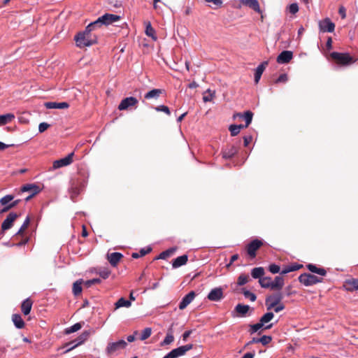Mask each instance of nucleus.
Returning <instances> with one entry per match:
<instances>
[{
	"mask_svg": "<svg viewBox=\"0 0 358 358\" xmlns=\"http://www.w3.org/2000/svg\"><path fill=\"white\" fill-rule=\"evenodd\" d=\"M76 45L80 48L91 46L97 43V36L86 27L83 32L75 36Z\"/></svg>",
	"mask_w": 358,
	"mask_h": 358,
	"instance_id": "1",
	"label": "nucleus"
},
{
	"mask_svg": "<svg viewBox=\"0 0 358 358\" xmlns=\"http://www.w3.org/2000/svg\"><path fill=\"white\" fill-rule=\"evenodd\" d=\"M274 317V314L272 312H268L262 315L259 322L255 324L250 325V333L251 334L258 331L260 329H270L273 327V324H266Z\"/></svg>",
	"mask_w": 358,
	"mask_h": 358,
	"instance_id": "2",
	"label": "nucleus"
},
{
	"mask_svg": "<svg viewBox=\"0 0 358 358\" xmlns=\"http://www.w3.org/2000/svg\"><path fill=\"white\" fill-rule=\"evenodd\" d=\"M330 56L336 64L342 66H348L355 62V59L348 53L333 52L330 54Z\"/></svg>",
	"mask_w": 358,
	"mask_h": 358,
	"instance_id": "3",
	"label": "nucleus"
},
{
	"mask_svg": "<svg viewBox=\"0 0 358 358\" xmlns=\"http://www.w3.org/2000/svg\"><path fill=\"white\" fill-rule=\"evenodd\" d=\"M13 199L14 196L12 194H7L0 199V205L3 206L0 210V213H6L20 203V199L13 201Z\"/></svg>",
	"mask_w": 358,
	"mask_h": 358,
	"instance_id": "4",
	"label": "nucleus"
},
{
	"mask_svg": "<svg viewBox=\"0 0 358 358\" xmlns=\"http://www.w3.org/2000/svg\"><path fill=\"white\" fill-rule=\"evenodd\" d=\"M299 281L305 286H312L322 282V278L310 273H304L299 276Z\"/></svg>",
	"mask_w": 358,
	"mask_h": 358,
	"instance_id": "5",
	"label": "nucleus"
},
{
	"mask_svg": "<svg viewBox=\"0 0 358 358\" xmlns=\"http://www.w3.org/2000/svg\"><path fill=\"white\" fill-rule=\"evenodd\" d=\"M127 346V342L124 340L121 339L117 342L109 343L106 348V352L107 355H112L120 351L121 350L126 348Z\"/></svg>",
	"mask_w": 358,
	"mask_h": 358,
	"instance_id": "6",
	"label": "nucleus"
},
{
	"mask_svg": "<svg viewBox=\"0 0 358 358\" xmlns=\"http://www.w3.org/2000/svg\"><path fill=\"white\" fill-rule=\"evenodd\" d=\"M193 348L192 344H187L185 345H182L172 350L167 355H166L163 358H178L179 357L183 356L186 354L187 352L192 350Z\"/></svg>",
	"mask_w": 358,
	"mask_h": 358,
	"instance_id": "7",
	"label": "nucleus"
},
{
	"mask_svg": "<svg viewBox=\"0 0 358 358\" xmlns=\"http://www.w3.org/2000/svg\"><path fill=\"white\" fill-rule=\"evenodd\" d=\"M263 241L259 239H254L246 246V251L251 259H254L257 255V251L263 245Z\"/></svg>",
	"mask_w": 358,
	"mask_h": 358,
	"instance_id": "8",
	"label": "nucleus"
},
{
	"mask_svg": "<svg viewBox=\"0 0 358 358\" xmlns=\"http://www.w3.org/2000/svg\"><path fill=\"white\" fill-rule=\"evenodd\" d=\"M283 296L281 293H275L272 295L268 296L266 299V306L268 310H271L273 308H275L277 305H278Z\"/></svg>",
	"mask_w": 358,
	"mask_h": 358,
	"instance_id": "9",
	"label": "nucleus"
},
{
	"mask_svg": "<svg viewBox=\"0 0 358 358\" xmlns=\"http://www.w3.org/2000/svg\"><path fill=\"white\" fill-rule=\"evenodd\" d=\"M19 217V215L16 213H10L6 218L3 220L1 226V233H4L5 231L8 230L13 226L14 222Z\"/></svg>",
	"mask_w": 358,
	"mask_h": 358,
	"instance_id": "10",
	"label": "nucleus"
},
{
	"mask_svg": "<svg viewBox=\"0 0 358 358\" xmlns=\"http://www.w3.org/2000/svg\"><path fill=\"white\" fill-rule=\"evenodd\" d=\"M89 336L90 333L88 331H85L83 332L76 340L66 344V346H69V348L66 350V352H69L76 347L83 343L86 340H87Z\"/></svg>",
	"mask_w": 358,
	"mask_h": 358,
	"instance_id": "11",
	"label": "nucleus"
},
{
	"mask_svg": "<svg viewBox=\"0 0 358 358\" xmlns=\"http://www.w3.org/2000/svg\"><path fill=\"white\" fill-rule=\"evenodd\" d=\"M138 101L134 96L127 97L121 101L118 106L120 110H124L129 109L130 107L136 106Z\"/></svg>",
	"mask_w": 358,
	"mask_h": 358,
	"instance_id": "12",
	"label": "nucleus"
},
{
	"mask_svg": "<svg viewBox=\"0 0 358 358\" xmlns=\"http://www.w3.org/2000/svg\"><path fill=\"white\" fill-rule=\"evenodd\" d=\"M74 152L69 153L66 157L55 160L52 164V169H57L71 164L73 162Z\"/></svg>",
	"mask_w": 358,
	"mask_h": 358,
	"instance_id": "13",
	"label": "nucleus"
},
{
	"mask_svg": "<svg viewBox=\"0 0 358 358\" xmlns=\"http://www.w3.org/2000/svg\"><path fill=\"white\" fill-rule=\"evenodd\" d=\"M319 28L322 32H333L335 29V24L328 17L319 22Z\"/></svg>",
	"mask_w": 358,
	"mask_h": 358,
	"instance_id": "14",
	"label": "nucleus"
},
{
	"mask_svg": "<svg viewBox=\"0 0 358 358\" xmlns=\"http://www.w3.org/2000/svg\"><path fill=\"white\" fill-rule=\"evenodd\" d=\"M237 117H244V120L245 121V125H243V124L238 125V127H240V130H241L242 129L247 128L250 125V124L251 123V122L252 120L253 113L251 111L248 110L243 113H235L233 116V117L234 119L236 118Z\"/></svg>",
	"mask_w": 358,
	"mask_h": 358,
	"instance_id": "15",
	"label": "nucleus"
},
{
	"mask_svg": "<svg viewBox=\"0 0 358 358\" xmlns=\"http://www.w3.org/2000/svg\"><path fill=\"white\" fill-rule=\"evenodd\" d=\"M101 23L103 25H109L119 21L121 19V17L117 15L112 14V13H106L103 15L99 17Z\"/></svg>",
	"mask_w": 358,
	"mask_h": 358,
	"instance_id": "16",
	"label": "nucleus"
},
{
	"mask_svg": "<svg viewBox=\"0 0 358 358\" xmlns=\"http://www.w3.org/2000/svg\"><path fill=\"white\" fill-rule=\"evenodd\" d=\"M223 289L221 287H216L209 292L208 299L212 301H218L223 298Z\"/></svg>",
	"mask_w": 358,
	"mask_h": 358,
	"instance_id": "17",
	"label": "nucleus"
},
{
	"mask_svg": "<svg viewBox=\"0 0 358 358\" xmlns=\"http://www.w3.org/2000/svg\"><path fill=\"white\" fill-rule=\"evenodd\" d=\"M293 57V52L289 50L282 51L277 57V62L279 64H287Z\"/></svg>",
	"mask_w": 358,
	"mask_h": 358,
	"instance_id": "18",
	"label": "nucleus"
},
{
	"mask_svg": "<svg viewBox=\"0 0 358 358\" xmlns=\"http://www.w3.org/2000/svg\"><path fill=\"white\" fill-rule=\"evenodd\" d=\"M196 294L194 291H192L189 292L187 294H186L180 301L179 304V308L180 310L185 309L194 299Z\"/></svg>",
	"mask_w": 358,
	"mask_h": 358,
	"instance_id": "19",
	"label": "nucleus"
},
{
	"mask_svg": "<svg viewBox=\"0 0 358 358\" xmlns=\"http://www.w3.org/2000/svg\"><path fill=\"white\" fill-rule=\"evenodd\" d=\"M343 287L348 292L358 290V279L351 278L345 280Z\"/></svg>",
	"mask_w": 358,
	"mask_h": 358,
	"instance_id": "20",
	"label": "nucleus"
},
{
	"mask_svg": "<svg viewBox=\"0 0 358 358\" xmlns=\"http://www.w3.org/2000/svg\"><path fill=\"white\" fill-rule=\"evenodd\" d=\"M241 3L249 8L253 9L258 13H261L262 10L257 0H241Z\"/></svg>",
	"mask_w": 358,
	"mask_h": 358,
	"instance_id": "21",
	"label": "nucleus"
},
{
	"mask_svg": "<svg viewBox=\"0 0 358 358\" xmlns=\"http://www.w3.org/2000/svg\"><path fill=\"white\" fill-rule=\"evenodd\" d=\"M268 62L267 61L263 62L262 64H260L255 69V83H258L261 76L264 71L266 67L267 66Z\"/></svg>",
	"mask_w": 358,
	"mask_h": 358,
	"instance_id": "22",
	"label": "nucleus"
},
{
	"mask_svg": "<svg viewBox=\"0 0 358 358\" xmlns=\"http://www.w3.org/2000/svg\"><path fill=\"white\" fill-rule=\"evenodd\" d=\"M122 257V254L117 252L108 255V260L113 266H116Z\"/></svg>",
	"mask_w": 358,
	"mask_h": 358,
	"instance_id": "23",
	"label": "nucleus"
},
{
	"mask_svg": "<svg viewBox=\"0 0 358 358\" xmlns=\"http://www.w3.org/2000/svg\"><path fill=\"white\" fill-rule=\"evenodd\" d=\"M33 305V301L30 298L24 300L21 304V310L24 315L30 313Z\"/></svg>",
	"mask_w": 358,
	"mask_h": 358,
	"instance_id": "24",
	"label": "nucleus"
},
{
	"mask_svg": "<svg viewBox=\"0 0 358 358\" xmlns=\"http://www.w3.org/2000/svg\"><path fill=\"white\" fill-rule=\"evenodd\" d=\"M238 152V149L234 145H230L227 147L223 151H222V157L224 159H231Z\"/></svg>",
	"mask_w": 358,
	"mask_h": 358,
	"instance_id": "25",
	"label": "nucleus"
},
{
	"mask_svg": "<svg viewBox=\"0 0 358 358\" xmlns=\"http://www.w3.org/2000/svg\"><path fill=\"white\" fill-rule=\"evenodd\" d=\"M164 90L161 89H153L144 95V98L147 100L155 99L157 100L159 96L163 93Z\"/></svg>",
	"mask_w": 358,
	"mask_h": 358,
	"instance_id": "26",
	"label": "nucleus"
},
{
	"mask_svg": "<svg viewBox=\"0 0 358 358\" xmlns=\"http://www.w3.org/2000/svg\"><path fill=\"white\" fill-rule=\"evenodd\" d=\"M188 261V256L187 255H183L180 257L176 258L172 262V267L173 268H178L181 266L186 264Z\"/></svg>",
	"mask_w": 358,
	"mask_h": 358,
	"instance_id": "27",
	"label": "nucleus"
},
{
	"mask_svg": "<svg viewBox=\"0 0 358 358\" xmlns=\"http://www.w3.org/2000/svg\"><path fill=\"white\" fill-rule=\"evenodd\" d=\"M45 106L46 108L52 109V108H67L69 106V104L67 102H46L45 103Z\"/></svg>",
	"mask_w": 358,
	"mask_h": 358,
	"instance_id": "28",
	"label": "nucleus"
},
{
	"mask_svg": "<svg viewBox=\"0 0 358 358\" xmlns=\"http://www.w3.org/2000/svg\"><path fill=\"white\" fill-rule=\"evenodd\" d=\"M303 267L302 264L294 263L290 265L286 266L282 270H280V274L285 275L289 272L295 271Z\"/></svg>",
	"mask_w": 358,
	"mask_h": 358,
	"instance_id": "29",
	"label": "nucleus"
},
{
	"mask_svg": "<svg viewBox=\"0 0 358 358\" xmlns=\"http://www.w3.org/2000/svg\"><path fill=\"white\" fill-rule=\"evenodd\" d=\"M83 282V279H79L73 284L72 292L75 296H78L81 294L83 290L82 285Z\"/></svg>",
	"mask_w": 358,
	"mask_h": 358,
	"instance_id": "30",
	"label": "nucleus"
},
{
	"mask_svg": "<svg viewBox=\"0 0 358 358\" xmlns=\"http://www.w3.org/2000/svg\"><path fill=\"white\" fill-rule=\"evenodd\" d=\"M284 278L281 276H276L274 280H272L271 289H281L284 286Z\"/></svg>",
	"mask_w": 358,
	"mask_h": 358,
	"instance_id": "31",
	"label": "nucleus"
},
{
	"mask_svg": "<svg viewBox=\"0 0 358 358\" xmlns=\"http://www.w3.org/2000/svg\"><path fill=\"white\" fill-rule=\"evenodd\" d=\"M306 266L307 268L312 273H317L322 276H324L327 275V271L323 268H318L315 265L312 264H309Z\"/></svg>",
	"mask_w": 358,
	"mask_h": 358,
	"instance_id": "32",
	"label": "nucleus"
},
{
	"mask_svg": "<svg viewBox=\"0 0 358 358\" xmlns=\"http://www.w3.org/2000/svg\"><path fill=\"white\" fill-rule=\"evenodd\" d=\"M12 321L16 328L22 329L24 327V322L20 314H13L12 315Z\"/></svg>",
	"mask_w": 358,
	"mask_h": 358,
	"instance_id": "33",
	"label": "nucleus"
},
{
	"mask_svg": "<svg viewBox=\"0 0 358 358\" xmlns=\"http://www.w3.org/2000/svg\"><path fill=\"white\" fill-rule=\"evenodd\" d=\"M15 119V115L13 113H6L0 115V126L5 125L11 122Z\"/></svg>",
	"mask_w": 358,
	"mask_h": 358,
	"instance_id": "34",
	"label": "nucleus"
},
{
	"mask_svg": "<svg viewBox=\"0 0 358 358\" xmlns=\"http://www.w3.org/2000/svg\"><path fill=\"white\" fill-rule=\"evenodd\" d=\"M174 341V336L173 335V331L172 329H169L168 330L167 334L166 337L164 338V341L160 343L161 346H165L170 345Z\"/></svg>",
	"mask_w": 358,
	"mask_h": 358,
	"instance_id": "35",
	"label": "nucleus"
},
{
	"mask_svg": "<svg viewBox=\"0 0 358 358\" xmlns=\"http://www.w3.org/2000/svg\"><path fill=\"white\" fill-rule=\"evenodd\" d=\"M264 273V268L263 267H256L252 269L251 275L253 278H259V280L263 278Z\"/></svg>",
	"mask_w": 358,
	"mask_h": 358,
	"instance_id": "36",
	"label": "nucleus"
},
{
	"mask_svg": "<svg viewBox=\"0 0 358 358\" xmlns=\"http://www.w3.org/2000/svg\"><path fill=\"white\" fill-rule=\"evenodd\" d=\"M250 310V306L248 305H244L241 303H238L236 308L235 310L242 316H244Z\"/></svg>",
	"mask_w": 358,
	"mask_h": 358,
	"instance_id": "37",
	"label": "nucleus"
},
{
	"mask_svg": "<svg viewBox=\"0 0 358 358\" xmlns=\"http://www.w3.org/2000/svg\"><path fill=\"white\" fill-rule=\"evenodd\" d=\"M36 192V193L39 192V187L34 185V184H27L21 187V192Z\"/></svg>",
	"mask_w": 358,
	"mask_h": 358,
	"instance_id": "38",
	"label": "nucleus"
},
{
	"mask_svg": "<svg viewBox=\"0 0 358 358\" xmlns=\"http://www.w3.org/2000/svg\"><path fill=\"white\" fill-rule=\"evenodd\" d=\"M262 287L271 289L272 279L271 277H264L259 280Z\"/></svg>",
	"mask_w": 358,
	"mask_h": 358,
	"instance_id": "39",
	"label": "nucleus"
},
{
	"mask_svg": "<svg viewBox=\"0 0 358 358\" xmlns=\"http://www.w3.org/2000/svg\"><path fill=\"white\" fill-rule=\"evenodd\" d=\"M131 305V301L129 300L124 299L123 297L118 299V301L115 303V308H120L122 307L129 308Z\"/></svg>",
	"mask_w": 358,
	"mask_h": 358,
	"instance_id": "40",
	"label": "nucleus"
},
{
	"mask_svg": "<svg viewBox=\"0 0 358 358\" xmlns=\"http://www.w3.org/2000/svg\"><path fill=\"white\" fill-rule=\"evenodd\" d=\"M151 250H152V248H150V247H148L147 248H142V249H141L139 252H134V253H132L131 257L133 258H134V259H137V258H139V257H143V256L146 255L147 254L150 252Z\"/></svg>",
	"mask_w": 358,
	"mask_h": 358,
	"instance_id": "41",
	"label": "nucleus"
},
{
	"mask_svg": "<svg viewBox=\"0 0 358 358\" xmlns=\"http://www.w3.org/2000/svg\"><path fill=\"white\" fill-rule=\"evenodd\" d=\"M175 250H176V249H174V248H170L169 250L163 251L162 252H161L159 254V255L158 257H157L155 258V259H166L169 256H171V254H173Z\"/></svg>",
	"mask_w": 358,
	"mask_h": 358,
	"instance_id": "42",
	"label": "nucleus"
},
{
	"mask_svg": "<svg viewBox=\"0 0 358 358\" xmlns=\"http://www.w3.org/2000/svg\"><path fill=\"white\" fill-rule=\"evenodd\" d=\"M102 23H101V20L100 19V17H99L96 20H95L94 22H91L90 24H89L87 27L88 28V29L91 30L92 31H94L95 29H96L97 28H99L102 26Z\"/></svg>",
	"mask_w": 358,
	"mask_h": 358,
	"instance_id": "43",
	"label": "nucleus"
},
{
	"mask_svg": "<svg viewBox=\"0 0 358 358\" xmlns=\"http://www.w3.org/2000/svg\"><path fill=\"white\" fill-rule=\"evenodd\" d=\"M29 222H30V220H29V217H27L25 220L24 221L22 225L21 226V227L20 228V229L18 230V231L15 234V236H21L23 234V233L24 232V231L27 229L29 224Z\"/></svg>",
	"mask_w": 358,
	"mask_h": 358,
	"instance_id": "44",
	"label": "nucleus"
},
{
	"mask_svg": "<svg viewBox=\"0 0 358 358\" xmlns=\"http://www.w3.org/2000/svg\"><path fill=\"white\" fill-rule=\"evenodd\" d=\"M151 334H152V329L150 327L145 328L143 330L139 339L141 341H145L151 336Z\"/></svg>",
	"mask_w": 358,
	"mask_h": 358,
	"instance_id": "45",
	"label": "nucleus"
},
{
	"mask_svg": "<svg viewBox=\"0 0 358 358\" xmlns=\"http://www.w3.org/2000/svg\"><path fill=\"white\" fill-rule=\"evenodd\" d=\"M81 327H82V325L80 323H76L71 327L66 329L65 333L66 334H69L76 332V331H78L79 329H80Z\"/></svg>",
	"mask_w": 358,
	"mask_h": 358,
	"instance_id": "46",
	"label": "nucleus"
},
{
	"mask_svg": "<svg viewBox=\"0 0 358 358\" xmlns=\"http://www.w3.org/2000/svg\"><path fill=\"white\" fill-rule=\"evenodd\" d=\"M248 280L249 276L248 275L241 274L238 278L237 284L239 286H242L246 284L248 282Z\"/></svg>",
	"mask_w": 358,
	"mask_h": 358,
	"instance_id": "47",
	"label": "nucleus"
},
{
	"mask_svg": "<svg viewBox=\"0 0 358 358\" xmlns=\"http://www.w3.org/2000/svg\"><path fill=\"white\" fill-rule=\"evenodd\" d=\"M145 34H146L147 36H150V37H152L154 39L157 38L155 35V31L152 27L150 23H148V25L146 26Z\"/></svg>",
	"mask_w": 358,
	"mask_h": 358,
	"instance_id": "48",
	"label": "nucleus"
},
{
	"mask_svg": "<svg viewBox=\"0 0 358 358\" xmlns=\"http://www.w3.org/2000/svg\"><path fill=\"white\" fill-rule=\"evenodd\" d=\"M154 108L157 112H164V113H166L168 115H171V111H170L169 107L166 106L160 105V106L155 107Z\"/></svg>",
	"mask_w": 358,
	"mask_h": 358,
	"instance_id": "49",
	"label": "nucleus"
},
{
	"mask_svg": "<svg viewBox=\"0 0 358 358\" xmlns=\"http://www.w3.org/2000/svg\"><path fill=\"white\" fill-rule=\"evenodd\" d=\"M229 130L231 132L232 136H235L240 133V127L237 124H231L229 127Z\"/></svg>",
	"mask_w": 358,
	"mask_h": 358,
	"instance_id": "50",
	"label": "nucleus"
},
{
	"mask_svg": "<svg viewBox=\"0 0 358 358\" xmlns=\"http://www.w3.org/2000/svg\"><path fill=\"white\" fill-rule=\"evenodd\" d=\"M206 93H208V95H203V100L204 102H208V101H211L213 99V97L215 96V93L214 92H212L210 90H207Z\"/></svg>",
	"mask_w": 358,
	"mask_h": 358,
	"instance_id": "51",
	"label": "nucleus"
},
{
	"mask_svg": "<svg viewBox=\"0 0 358 358\" xmlns=\"http://www.w3.org/2000/svg\"><path fill=\"white\" fill-rule=\"evenodd\" d=\"M99 275L103 279H106L110 274V271L108 268H101L98 272Z\"/></svg>",
	"mask_w": 358,
	"mask_h": 358,
	"instance_id": "52",
	"label": "nucleus"
},
{
	"mask_svg": "<svg viewBox=\"0 0 358 358\" xmlns=\"http://www.w3.org/2000/svg\"><path fill=\"white\" fill-rule=\"evenodd\" d=\"M268 271L273 274L278 273H280V267L277 264H272L269 265Z\"/></svg>",
	"mask_w": 358,
	"mask_h": 358,
	"instance_id": "53",
	"label": "nucleus"
},
{
	"mask_svg": "<svg viewBox=\"0 0 358 358\" xmlns=\"http://www.w3.org/2000/svg\"><path fill=\"white\" fill-rule=\"evenodd\" d=\"M272 341V337L271 336H263L259 338V343H261L263 345H266Z\"/></svg>",
	"mask_w": 358,
	"mask_h": 358,
	"instance_id": "54",
	"label": "nucleus"
},
{
	"mask_svg": "<svg viewBox=\"0 0 358 358\" xmlns=\"http://www.w3.org/2000/svg\"><path fill=\"white\" fill-rule=\"evenodd\" d=\"M243 293L245 297L249 298L251 301H255L257 299L256 295L248 290H244Z\"/></svg>",
	"mask_w": 358,
	"mask_h": 358,
	"instance_id": "55",
	"label": "nucleus"
},
{
	"mask_svg": "<svg viewBox=\"0 0 358 358\" xmlns=\"http://www.w3.org/2000/svg\"><path fill=\"white\" fill-rule=\"evenodd\" d=\"M299 11V6L296 3H293L289 6V12L292 14H295Z\"/></svg>",
	"mask_w": 358,
	"mask_h": 358,
	"instance_id": "56",
	"label": "nucleus"
},
{
	"mask_svg": "<svg viewBox=\"0 0 358 358\" xmlns=\"http://www.w3.org/2000/svg\"><path fill=\"white\" fill-rule=\"evenodd\" d=\"M101 280L99 278H93L92 280H89L85 282V285L87 287H91L92 285L100 283Z\"/></svg>",
	"mask_w": 358,
	"mask_h": 358,
	"instance_id": "57",
	"label": "nucleus"
},
{
	"mask_svg": "<svg viewBox=\"0 0 358 358\" xmlns=\"http://www.w3.org/2000/svg\"><path fill=\"white\" fill-rule=\"evenodd\" d=\"M50 127V124L46 122H41L38 126V131L40 133L44 132Z\"/></svg>",
	"mask_w": 358,
	"mask_h": 358,
	"instance_id": "58",
	"label": "nucleus"
},
{
	"mask_svg": "<svg viewBox=\"0 0 358 358\" xmlns=\"http://www.w3.org/2000/svg\"><path fill=\"white\" fill-rule=\"evenodd\" d=\"M287 81V75L285 73L281 74L275 80V83H286Z\"/></svg>",
	"mask_w": 358,
	"mask_h": 358,
	"instance_id": "59",
	"label": "nucleus"
},
{
	"mask_svg": "<svg viewBox=\"0 0 358 358\" xmlns=\"http://www.w3.org/2000/svg\"><path fill=\"white\" fill-rule=\"evenodd\" d=\"M206 2L212 3L216 7H220L222 4V0H204Z\"/></svg>",
	"mask_w": 358,
	"mask_h": 358,
	"instance_id": "60",
	"label": "nucleus"
},
{
	"mask_svg": "<svg viewBox=\"0 0 358 358\" xmlns=\"http://www.w3.org/2000/svg\"><path fill=\"white\" fill-rule=\"evenodd\" d=\"M338 13L341 16L342 19H345L346 17V10L344 6H341L338 9Z\"/></svg>",
	"mask_w": 358,
	"mask_h": 358,
	"instance_id": "61",
	"label": "nucleus"
},
{
	"mask_svg": "<svg viewBox=\"0 0 358 358\" xmlns=\"http://www.w3.org/2000/svg\"><path fill=\"white\" fill-rule=\"evenodd\" d=\"M243 140H244V146L247 147L252 141V137L251 136H246L243 137Z\"/></svg>",
	"mask_w": 358,
	"mask_h": 358,
	"instance_id": "62",
	"label": "nucleus"
},
{
	"mask_svg": "<svg viewBox=\"0 0 358 358\" xmlns=\"http://www.w3.org/2000/svg\"><path fill=\"white\" fill-rule=\"evenodd\" d=\"M192 333V330H188V331H185L183 333V334L182 335V341H186Z\"/></svg>",
	"mask_w": 358,
	"mask_h": 358,
	"instance_id": "63",
	"label": "nucleus"
},
{
	"mask_svg": "<svg viewBox=\"0 0 358 358\" xmlns=\"http://www.w3.org/2000/svg\"><path fill=\"white\" fill-rule=\"evenodd\" d=\"M284 308L285 306L282 303H280L278 305H277L276 306H275V308H273L272 309H273L275 313H278L282 310Z\"/></svg>",
	"mask_w": 358,
	"mask_h": 358,
	"instance_id": "64",
	"label": "nucleus"
}]
</instances>
